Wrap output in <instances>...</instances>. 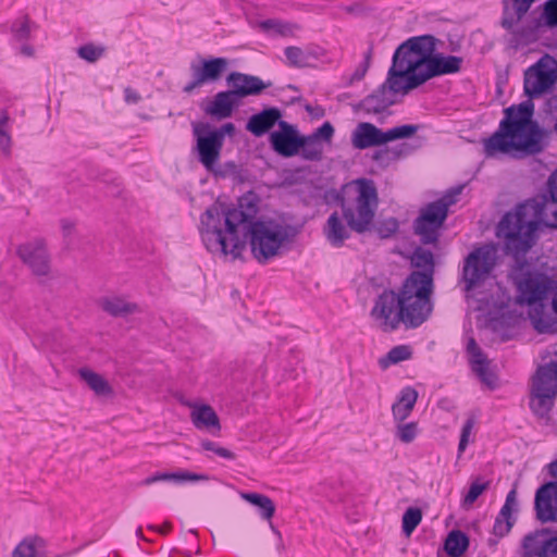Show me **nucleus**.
<instances>
[{"instance_id":"4468645a","label":"nucleus","mask_w":557,"mask_h":557,"mask_svg":"<svg viewBox=\"0 0 557 557\" xmlns=\"http://www.w3.org/2000/svg\"><path fill=\"white\" fill-rule=\"evenodd\" d=\"M230 66V60L225 57L197 55L190 62L191 79L183 87V92L190 95L195 89L207 84L219 82Z\"/></svg>"},{"instance_id":"f704fd0d","label":"nucleus","mask_w":557,"mask_h":557,"mask_svg":"<svg viewBox=\"0 0 557 557\" xmlns=\"http://www.w3.org/2000/svg\"><path fill=\"white\" fill-rule=\"evenodd\" d=\"M242 498L251 505L259 507L260 516L263 519L271 520L274 516L275 505L270 497L258 493H242Z\"/></svg>"},{"instance_id":"72a5a7b5","label":"nucleus","mask_w":557,"mask_h":557,"mask_svg":"<svg viewBox=\"0 0 557 557\" xmlns=\"http://www.w3.org/2000/svg\"><path fill=\"white\" fill-rule=\"evenodd\" d=\"M446 205L441 202H430L420 211V221L421 223H434L435 226H443L447 214H446Z\"/></svg>"},{"instance_id":"c03bdc74","label":"nucleus","mask_w":557,"mask_h":557,"mask_svg":"<svg viewBox=\"0 0 557 557\" xmlns=\"http://www.w3.org/2000/svg\"><path fill=\"white\" fill-rule=\"evenodd\" d=\"M372 54H373V44H370L368 50L366 51V53L363 55V61L358 65V67L355 70V72L350 75L349 79L346 83V86H351L355 82H359L366 76V74L371 65Z\"/></svg>"},{"instance_id":"f257e3e1","label":"nucleus","mask_w":557,"mask_h":557,"mask_svg":"<svg viewBox=\"0 0 557 557\" xmlns=\"http://www.w3.org/2000/svg\"><path fill=\"white\" fill-rule=\"evenodd\" d=\"M440 40L424 34L403 41L394 51L387 77L358 104L367 113H381L395 103L394 96L424 85L432 78L457 74L463 58L437 51Z\"/></svg>"},{"instance_id":"de8ad7c7","label":"nucleus","mask_w":557,"mask_h":557,"mask_svg":"<svg viewBox=\"0 0 557 557\" xmlns=\"http://www.w3.org/2000/svg\"><path fill=\"white\" fill-rule=\"evenodd\" d=\"M490 481L481 482L480 479L473 481L463 498V506L472 505L479 496L490 487Z\"/></svg>"},{"instance_id":"49530a36","label":"nucleus","mask_w":557,"mask_h":557,"mask_svg":"<svg viewBox=\"0 0 557 557\" xmlns=\"http://www.w3.org/2000/svg\"><path fill=\"white\" fill-rule=\"evenodd\" d=\"M272 149L283 157L298 156L299 145L306 141H270Z\"/></svg>"},{"instance_id":"c9c22d12","label":"nucleus","mask_w":557,"mask_h":557,"mask_svg":"<svg viewBox=\"0 0 557 557\" xmlns=\"http://www.w3.org/2000/svg\"><path fill=\"white\" fill-rule=\"evenodd\" d=\"M441 226L434 223H421L420 215L413 222L414 234L420 236V240L424 245H435L438 242Z\"/></svg>"},{"instance_id":"f03ea898","label":"nucleus","mask_w":557,"mask_h":557,"mask_svg":"<svg viewBox=\"0 0 557 557\" xmlns=\"http://www.w3.org/2000/svg\"><path fill=\"white\" fill-rule=\"evenodd\" d=\"M411 264L421 271L411 272L404 281L399 293L384 290L371 310L372 318L380 321L384 332L396 330L400 323L408 329L418 327L432 313L434 256L430 250L417 247L411 256Z\"/></svg>"},{"instance_id":"dca6fc26","label":"nucleus","mask_w":557,"mask_h":557,"mask_svg":"<svg viewBox=\"0 0 557 557\" xmlns=\"http://www.w3.org/2000/svg\"><path fill=\"white\" fill-rule=\"evenodd\" d=\"M547 469L556 481L547 482L536 491V518L542 522L557 521V458L548 463Z\"/></svg>"},{"instance_id":"c756f323","label":"nucleus","mask_w":557,"mask_h":557,"mask_svg":"<svg viewBox=\"0 0 557 557\" xmlns=\"http://www.w3.org/2000/svg\"><path fill=\"white\" fill-rule=\"evenodd\" d=\"M78 375L98 396H109L113 394L112 387L108 381L90 369H79Z\"/></svg>"},{"instance_id":"7ed1b4c3","label":"nucleus","mask_w":557,"mask_h":557,"mask_svg":"<svg viewBox=\"0 0 557 557\" xmlns=\"http://www.w3.org/2000/svg\"><path fill=\"white\" fill-rule=\"evenodd\" d=\"M518 205L507 212L497 225L496 235L504 239L507 253L517 259L524 256L534 243L540 223L557 228V169L547 180V194Z\"/></svg>"},{"instance_id":"774afa93","label":"nucleus","mask_w":557,"mask_h":557,"mask_svg":"<svg viewBox=\"0 0 557 557\" xmlns=\"http://www.w3.org/2000/svg\"><path fill=\"white\" fill-rule=\"evenodd\" d=\"M377 139H395V126L392 128H388L386 131H383L379 128Z\"/></svg>"},{"instance_id":"e433bc0d","label":"nucleus","mask_w":557,"mask_h":557,"mask_svg":"<svg viewBox=\"0 0 557 557\" xmlns=\"http://www.w3.org/2000/svg\"><path fill=\"white\" fill-rule=\"evenodd\" d=\"M260 28L264 32L274 30L275 34L282 37H293L294 29L298 28V25L283 22L276 18H267L260 22Z\"/></svg>"},{"instance_id":"2f4dec72","label":"nucleus","mask_w":557,"mask_h":557,"mask_svg":"<svg viewBox=\"0 0 557 557\" xmlns=\"http://www.w3.org/2000/svg\"><path fill=\"white\" fill-rule=\"evenodd\" d=\"M215 176L223 178H232L235 182L244 183L249 178V172L242 164L234 161H227L223 164H218L212 172Z\"/></svg>"},{"instance_id":"393cba45","label":"nucleus","mask_w":557,"mask_h":557,"mask_svg":"<svg viewBox=\"0 0 557 557\" xmlns=\"http://www.w3.org/2000/svg\"><path fill=\"white\" fill-rule=\"evenodd\" d=\"M99 306L104 312L113 318H126L139 312L137 304L126 301L124 298L117 296L101 298Z\"/></svg>"},{"instance_id":"6e6552de","label":"nucleus","mask_w":557,"mask_h":557,"mask_svg":"<svg viewBox=\"0 0 557 557\" xmlns=\"http://www.w3.org/2000/svg\"><path fill=\"white\" fill-rule=\"evenodd\" d=\"M297 234L295 227L280 223L275 220H259L240 233V237L249 244L253 258L259 263H267L278 256L281 249L293 242Z\"/></svg>"},{"instance_id":"4be33fe9","label":"nucleus","mask_w":557,"mask_h":557,"mask_svg":"<svg viewBox=\"0 0 557 557\" xmlns=\"http://www.w3.org/2000/svg\"><path fill=\"white\" fill-rule=\"evenodd\" d=\"M191 125L194 139H225L233 138L236 134L233 122H226L219 127L202 121L193 122Z\"/></svg>"},{"instance_id":"9b49d317","label":"nucleus","mask_w":557,"mask_h":557,"mask_svg":"<svg viewBox=\"0 0 557 557\" xmlns=\"http://www.w3.org/2000/svg\"><path fill=\"white\" fill-rule=\"evenodd\" d=\"M557 397V360L540 366L532 380L531 410L540 418L552 411Z\"/></svg>"},{"instance_id":"b1692460","label":"nucleus","mask_w":557,"mask_h":557,"mask_svg":"<svg viewBox=\"0 0 557 557\" xmlns=\"http://www.w3.org/2000/svg\"><path fill=\"white\" fill-rule=\"evenodd\" d=\"M224 141H197L195 151L207 171L213 172L218 165Z\"/></svg>"},{"instance_id":"680f3d73","label":"nucleus","mask_w":557,"mask_h":557,"mask_svg":"<svg viewBox=\"0 0 557 557\" xmlns=\"http://www.w3.org/2000/svg\"><path fill=\"white\" fill-rule=\"evenodd\" d=\"M304 109L308 112L311 120H320L325 115V109L322 106H312L308 102L304 104Z\"/></svg>"},{"instance_id":"79ce46f5","label":"nucleus","mask_w":557,"mask_h":557,"mask_svg":"<svg viewBox=\"0 0 557 557\" xmlns=\"http://www.w3.org/2000/svg\"><path fill=\"white\" fill-rule=\"evenodd\" d=\"M106 53L103 46H96L92 42L82 45L77 48V55L88 63L97 62Z\"/></svg>"},{"instance_id":"09e8293b","label":"nucleus","mask_w":557,"mask_h":557,"mask_svg":"<svg viewBox=\"0 0 557 557\" xmlns=\"http://www.w3.org/2000/svg\"><path fill=\"white\" fill-rule=\"evenodd\" d=\"M313 144H300L298 156L306 160H319L322 156V141Z\"/></svg>"},{"instance_id":"423d86ee","label":"nucleus","mask_w":557,"mask_h":557,"mask_svg":"<svg viewBox=\"0 0 557 557\" xmlns=\"http://www.w3.org/2000/svg\"><path fill=\"white\" fill-rule=\"evenodd\" d=\"M246 129L255 137L268 135V139H332L334 135L330 121L323 122L310 134H302L296 124L284 121L283 110L273 106H265L250 115Z\"/></svg>"},{"instance_id":"39448f33","label":"nucleus","mask_w":557,"mask_h":557,"mask_svg":"<svg viewBox=\"0 0 557 557\" xmlns=\"http://www.w3.org/2000/svg\"><path fill=\"white\" fill-rule=\"evenodd\" d=\"M523 267L520 264L519 273H511L519 293L517 302L530 307L529 318L539 333H556L557 281L530 272L523 274Z\"/></svg>"},{"instance_id":"0eeeda50","label":"nucleus","mask_w":557,"mask_h":557,"mask_svg":"<svg viewBox=\"0 0 557 557\" xmlns=\"http://www.w3.org/2000/svg\"><path fill=\"white\" fill-rule=\"evenodd\" d=\"M225 82L230 89L216 92L203 107L205 113L218 121L231 117L245 98L260 96L272 86L271 82H264L259 76L238 71L230 72Z\"/></svg>"},{"instance_id":"58836bf2","label":"nucleus","mask_w":557,"mask_h":557,"mask_svg":"<svg viewBox=\"0 0 557 557\" xmlns=\"http://www.w3.org/2000/svg\"><path fill=\"white\" fill-rule=\"evenodd\" d=\"M411 357V349L409 346L399 345L393 347L386 356L379 360V363L382 369H386L391 364L398 363L400 361L407 360Z\"/></svg>"},{"instance_id":"412c9836","label":"nucleus","mask_w":557,"mask_h":557,"mask_svg":"<svg viewBox=\"0 0 557 557\" xmlns=\"http://www.w3.org/2000/svg\"><path fill=\"white\" fill-rule=\"evenodd\" d=\"M190 407V420L198 430H205L212 435H218L220 433V419L211 406L193 405Z\"/></svg>"},{"instance_id":"20e7f679","label":"nucleus","mask_w":557,"mask_h":557,"mask_svg":"<svg viewBox=\"0 0 557 557\" xmlns=\"http://www.w3.org/2000/svg\"><path fill=\"white\" fill-rule=\"evenodd\" d=\"M258 200L253 195L239 198L236 208L226 209L221 203L209 207L200 216V235L211 252L231 255L235 260L245 250V239L240 233L255 223Z\"/></svg>"},{"instance_id":"c85d7f7f","label":"nucleus","mask_w":557,"mask_h":557,"mask_svg":"<svg viewBox=\"0 0 557 557\" xmlns=\"http://www.w3.org/2000/svg\"><path fill=\"white\" fill-rule=\"evenodd\" d=\"M435 132L425 124H403L395 126L396 139H428Z\"/></svg>"},{"instance_id":"bf43d9fd","label":"nucleus","mask_w":557,"mask_h":557,"mask_svg":"<svg viewBox=\"0 0 557 557\" xmlns=\"http://www.w3.org/2000/svg\"><path fill=\"white\" fill-rule=\"evenodd\" d=\"M512 525H513V521H509V520L507 521L505 519H500V518L496 517L495 523L493 527V533L497 537H504L505 535H507L510 532Z\"/></svg>"},{"instance_id":"052dcab7","label":"nucleus","mask_w":557,"mask_h":557,"mask_svg":"<svg viewBox=\"0 0 557 557\" xmlns=\"http://www.w3.org/2000/svg\"><path fill=\"white\" fill-rule=\"evenodd\" d=\"M462 186L456 187L451 189L448 194H446L441 199L436 200L435 202H441L446 205V214L448 215V208L449 206L454 205L456 202V197L461 193Z\"/></svg>"},{"instance_id":"a211bd4d","label":"nucleus","mask_w":557,"mask_h":557,"mask_svg":"<svg viewBox=\"0 0 557 557\" xmlns=\"http://www.w3.org/2000/svg\"><path fill=\"white\" fill-rule=\"evenodd\" d=\"M483 152L488 158L508 156L515 159H523L533 156L545 148L546 141H483Z\"/></svg>"},{"instance_id":"ddd939ff","label":"nucleus","mask_w":557,"mask_h":557,"mask_svg":"<svg viewBox=\"0 0 557 557\" xmlns=\"http://www.w3.org/2000/svg\"><path fill=\"white\" fill-rule=\"evenodd\" d=\"M557 84V59L549 54L540 58L524 72V96L540 98L552 94Z\"/></svg>"},{"instance_id":"cd10ccee","label":"nucleus","mask_w":557,"mask_h":557,"mask_svg":"<svg viewBox=\"0 0 557 557\" xmlns=\"http://www.w3.org/2000/svg\"><path fill=\"white\" fill-rule=\"evenodd\" d=\"M324 234L326 239L335 247L343 246L345 239L349 237V232L342 223L336 212L329 216Z\"/></svg>"},{"instance_id":"f3484780","label":"nucleus","mask_w":557,"mask_h":557,"mask_svg":"<svg viewBox=\"0 0 557 557\" xmlns=\"http://www.w3.org/2000/svg\"><path fill=\"white\" fill-rule=\"evenodd\" d=\"M522 548L524 557H557V530L543 528L527 534Z\"/></svg>"},{"instance_id":"6e6d98bb","label":"nucleus","mask_w":557,"mask_h":557,"mask_svg":"<svg viewBox=\"0 0 557 557\" xmlns=\"http://www.w3.org/2000/svg\"><path fill=\"white\" fill-rule=\"evenodd\" d=\"M474 426V420L472 418H469L463 426H462V430H461V434H460V441H459V445H458V453H459V456L466 450L467 448V445L469 443V436L471 434V431Z\"/></svg>"},{"instance_id":"a878e982","label":"nucleus","mask_w":557,"mask_h":557,"mask_svg":"<svg viewBox=\"0 0 557 557\" xmlns=\"http://www.w3.org/2000/svg\"><path fill=\"white\" fill-rule=\"evenodd\" d=\"M209 476L206 474L191 473L187 471L183 472H157L150 476H147L140 482L143 486H149L157 482H185V481H207Z\"/></svg>"},{"instance_id":"e2e57ef3","label":"nucleus","mask_w":557,"mask_h":557,"mask_svg":"<svg viewBox=\"0 0 557 557\" xmlns=\"http://www.w3.org/2000/svg\"><path fill=\"white\" fill-rule=\"evenodd\" d=\"M141 99V96L132 87H126L124 89V100L127 103H138Z\"/></svg>"},{"instance_id":"8fccbe9b","label":"nucleus","mask_w":557,"mask_h":557,"mask_svg":"<svg viewBox=\"0 0 557 557\" xmlns=\"http://www.w3.org/2000/svg\"><path fill=\"white\" fill-rule=\"evenodd\" d=\"M399 228V223L395 218H388L375 225V231L381 238H389Z\"/></svg>"},{"instance_id":"a18cd8bd","label":"nucleus","mask_w":557,"mask_h":557,"mask_svg":"<svg viewBox=\"0 0 557 557\" xmlns=\"http://www.w3.org/2000/svg\"><path fill=\"white\" fill-rule=\"evenodd\" d=\"M379 127L370 122H360L352 131L350 139H377Z\"/></svg>"},{"instance_id":"4d7b16f0","label":"nucleus","mask_w":557,"mask_h":557,"mask_svg":"<svg viewBox=\"0 0 557 557\" xmlns=\"http://www.w3.org/2000/svg\"><path fill=\"white\" fill-rule=\"evenodd\" d=\"M12 122L8 111L0 109V139H12L10 133Z\"/></svg>"},{"instance_id":"f8f14e48","label":"nucleus","mask_w":557,"mask_h":557,"mask_svg":"<svg viewBox=\"0 0 557 557\" xmlns=\"http://www.w3.org/2000/svg\"><path fill=\"white\" fill-rule=\"evenodd\" d=\"M497 248L494 244H485L474 248L463 260L462 280L465 289L470 292L483 284L493 273L497 264Z\"/></svg>"},{"instance_id":"bb28decb","label":"nucleus","mask_w":557,"mask_h":557,"mask_svg":"<svg viewBox=\"0 0 557 557\" xmlns=\"http://www.w3.org/2000/svg\"><path fill=\"white\" fill-rule=\"evenodd\" d=\"M418 399V393L412 387H406L401 391L398 400L393 405L392 411L395 420L404 421L411 413Z\"/></svg>"},{"instance_id":"338daca9","label":"nucleus","mask_w":557,"mask_h":557,"mask_svg":"<svg viewBox=\"0 0 557 557\" xmlns=\"http://www.w3.org/2000/svg\"><path fill=\"white\" fill-rule=\"evenodd\" d=\"M345 11L349 14H361L364 12L363 4L361 2H354L345 8Z\"/></svg>"},{"instance_id":"a19ab883","label":"nucleus","mask_w":557,"mask_h":557,"mask_svg":"<svg viewBox=\"0 0 557 557\" xmlns=\"http://www.w3.org/2000/svg\"><path fill=\"white\" fill-rule=\"evenodd\" d=\"M10 32L13 39L17 42L27 41L30 37V18L28 15L23 16L22 20L14 21L10 26Z\"/></svg>"},{"instance_id":"5fc2aeb1","label":"nucleus","mask_w":557,"mask_h":557,"mask_svg":"<svg viewBox=\"0 0 557 557\" xmlns=\"http://www.w3.org/2000/svg\"><path fill=\"white\" fill-rule=\"evenodd\" d=\"M397 436L403 443H411L417 436V423L409 422L399 424L397 428Z\"/></svg>"},{"instance_id":"4c0bfd02","label":"nucleus","mask_w":557,"mask_h":557,"mask_svg":"<svg viewBox=\"0 0 557 557\" xmlns=\"http://www.w3.org/2000/svg\"><path fill=\"white\" fill-rule=\"evenodd\" d=\"M286 64L289 67H308L311 65L310 54L296 46H288L284 50Z\"/></svg>"},{"instance_id":"aec40b11","label":"nucleus","mask_w":557,"mask_h":557,"mask_svg":"<svg viewBox=\"0 0 557 557\" xmlns=\"http://www.w3.org/2000/svg\"><path fill=\"white\" fill-rule=\"evenodd\" d=\"M467 351L470 355L469 362L472 371L482 383L494 388L496 386V376L488 370L490 361L472 337L468 341Z\"/></svg>"},{"instance_id":"1a4fd4ad","label":"nucleus","mask_w":557,"mask_h":557,"mask_svg":"<svg viewBox=\"0 0 557 557\" xmlns=\"http://www.w3.org/2000/svg\"><path fill=\"white\" fill-rule=\"evenodd\" d=\"M377 203V190L373 181L357 180L355 197L351 200L343 197L341 200L343 216L348 226L357 233L368 231L373 222Z\"/></svg>"},{"instance_id":"69168bd1","label":"nucleus","mask_w":557,"mask_h":557,"mask_svg":"<svg viewBox=\"0 0 557 557\" xmlns=\"http://www.w3.org/2000/svg\"><path fill=\"white\" fill-rule=\"evenodd\" d=\"M512 509L513 507L512 506H509V505H506L504 504V506L502 507L499 513H498V518L500 519H505V520H509V521H513V518H512Z\"/></svg>"},{"instance_id":"3c124183","label":"nucleus","mask_w":557,"mask_h":557,"mask_svg":"<svg viewBox=\"0 0 557 557\" xmlns=\"http://www.w3.org/2000/svg\"><path fill=\"white\" fill-rule=\"evenodd\" d=\"M543 111L545 113L544 120L548 117L549 121L553 122V127H550L552 132L557 133V94L545 101Z\"/></svg>"},{"instance_id":"473e14b6","label":"nucleus","mask_w":557,"mask_h":557,"mask_svg":"<svg viewBox=\"0 0 557 557\" xmlns=\"http://www.w3.org/2000/svg\"><path fill=\"white\" fill-rule=\"evenodd\" d=\"M469 546L468 536L459 530H454L448 533L444 549L450 557H460Z\"/></svg>"},{"instance_id":"ea45409f","label":"nucleus","mask_w":557,"mask_h":557,"mask_svg":"<svg viewBox=\"0 0 557 557\" xmlns=\"http://www.w3.org/2000/svg\"><path fill=\"white\" fill-rule=\"evenodd\" d=\"M542 12L539 15L544 28H557V0H547L541 7Z\"/></svg>"},{"instance_id":"7c9ffc66","label":"nucleus","mask_w":557,"mask_h":557,"mask_svg":"<svg viewBox=\"0 0 557 557\" xmlns=\"http://www.w3.org/2000/svg\"><path fill=\"white\" fill-rule=\"evenodd\" d=\"M45 544V540L38 535L26 536L13 549L11 557H39Z\"/></svg>"},{"instance_id":"5701e85b","label":"nucleus","mask_w":557,"mask_h":557,"mask_svg":"<svg viewBox=\"0 0 557 557\" xmlns=\"http://www.w3.org/2000/svg\"><path fill=\"white\" fill-rule=\"evenodd\" d=\"M354 147L357 149H367L373 147L370 158L377 162L381 166L388 165L392 161L399 158V151L391 149L388 141H352Z\"/></svg>"},{"instance_id":"864d4df0","label":"nucleus","mask_w":557,"mask_h":557,"mask_svg":"<svg viewBox=\"0 0 557 557\" xmlns=\"http://www.w3.org/2000/svg\"><path fill=\"white\" fill-rule=\"evenodd\" d=\"M535 1L536 0H511L513 12H516L517 14L516 21L521 20L528 13V11ZM502 3L505 4L506 13L508 11V0H502Z\"/></svg>"},{"instance_id":"37998d69","label":"nucleus","mask_w":557,"mask_h":557,"mask_svg":"<svg viewBox=\"0 0 557 557\" xmlns=\"http://www.w3.org/2000/svg\"><path fill=\"white\" fill-rule=\"evenodd\" d=\"M422 520V511L420 508L410 507L403 516V531L406 535H410Z\"/></svg>"},{"instance_id":"13d9d810","label":"nucleus","mask_w":557,"mask_h":557,"mask_svg":"<svg viewBox=\"0 0 557 557\" xmlns=\"http://www.w3.org/2000/svg\"><path fill=\"white\" fill-rule=\"evenodd\" d=\"M533 99L534 98L528 97V99L521 101L520 103L511 104L510 107L516 109L518 112L522 113L524 116H527L528 120H535L534 119L535 108H534Z\"/></svg>"},{"instance_id":"9d476101","label":"nucleus","mask_w":557,"mask_h":557,"mask_svg":"<svg viewBox=\"0 0 557 557\" xmlns=\"http://www.w3.org/2000/svg\"><path fill=\"white\" fill-rule=\"evenodd\" d=\"M503 119L498 128L490 136L481 139H548L552 134L550 126H543L537 120H528L512 107L504 108Z\"/></svg>"},{"instance_id":"603ef678","label":"nucleus","mask_w":557,"mask_h":557,"mask_svg":"<svg viewBox=\"0 0 557 557\" xmlns=\"http://www.w3.org/2000/svg\"><path fill=\"white\" fill-rule=\"evenodd\" d=\"M200 445H201L202 449H205L207 451H213L215 455H218L221 458L228 459V460H234L236 458V455L233 451H231L227 448L219 446L218 444H215L212 441L203 440V441H201Z\"/></svg>"},{"instance_id":"0e129e2a","label":"nucleus","mask_w":557,"mask_h":557,"mask_svg":"<svg viewBox=\"0 0 557 557\" xmlns=\"http://www.w3.org/2000/svg\"><path fill=\"white\" fill-rule=\"evenodd\" d=\"M61 230L64 237H70L75 230V222L67 219L61 220Z\"/></svg>"},{"instance_id":"2eb2a0df","label":"nucleus","mask_w":557,"mask_h":557,"mask_svg":"<svg viewBox=\"0 0 557 557\" xmlns=\"http://www.w3.org/2000/svg\"><path fill=\"white\" fill-rule=\"evenodd\" d=\"M512 4L511 0H508V5ZM517 16V14L515 13ZM509 10L505 13V4L503 3V17L500 20V26L506 30L511 32V37L508 41L509 47L512 49H519L520 47L529 46L535 42L539 39V30L544 28L541 21L537 17H533L528 21L525 24L515 28V24H517L520 20L516 21Z\"/></svg>"},{"instance_id":"6ab92c4d","label":"nucleus","mask_w":557,"mask_h":557,"mask_svg":"<svg viewBox=\"0 0 557 557\" xmlns=\"http://www.w3.org/2000/svg\"><path fill=\"white\" fill-rule=\"evenodd\" d=\"M17 255L32 269L34 274L47 275L49 273V255L44 239L21 245L17 248Z\"/></svg>"}]
</instances>
